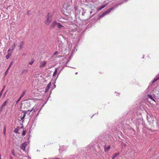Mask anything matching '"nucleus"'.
Here are the masks:
<instances>
[{"instance_id": "9", "label": "nucleus", "mask_w": 159, "mask_h": 159, "mask_svg": "<svg viewBox=\"0 0 159 159\" xmlns=\"http://www.w3.org/2000/svg\"><path fill=\"white\" fill-rule=\"evenodd\" d=\"M8 99L1 106V108H2L6 105L7 103L8 102Z\"/></svg>"}, {"instance_id": "15", "label": "nucleus", "mask_w": 159, "mask_h": 159, "mask_svg": "<svg viewBox=\"0 0 159 159\" xmlns=\"http://www.w3.org/2000/svg\"><path fill=\"white\" fill-rule=\"evenodd\" d=\"M103 8L102 7V6H100L97 8V10L98 11H100L101 10H102Z\"/></svg>"}, {"instance_id": "34", "label": "nucleus", "mask_w": 159, "mask_h": 159, "mask_svg": "<svg viewBox=\"0 0 159 159\" xmlns=\"http://www.w3.org/2000/svg\"><path fill=\"white\" fill-rule=\"evenodd\" d=\"M10 50H10V49H8V52H9Z\"/></svg>"}, {"instance_id": "35", "label": "nucleus", "mask_w": 159, "mask_h": 159, "mask_svg": "<svg viewBox=\"0 0 159 159\" xmlns=\"http://www.w3.org/2000/svg\"><path fill=\"white\" fill-rule=\"evenodd\" d=\"M53 159H60L59 158H54Z\"/></svg>"}, {"instance_id": "11", "label": "nucleus", "mask_w": 159, "mask_h": 159, "mask_svg": "<svg viewBox=\"0 0 159 159\" xmlns=\"http://www.w3.org/2000/svg\"><path fill=\"white\" fill-rule=\"evenodd\" d=\"M17 42V41L16 42H14V43H13L14 46H13L12 47V48L11 50H12V51H13V50L15 48V47L16 45Z\"/></svg>"}, {"instance_id": "33", "label": "nucleus", "mask_w": 159, "mask_h": 159, "mask_svg": "<svg viewBox=\"0 0 159 159\" xmlns=\"http://www.w3.org/2000/svg\"><path fill=\"white\" fill-rule=\"evenodd\" d=\"M50 84H51L50 83H49L48 84V86H50Z\"/></svg>"}, {"instance_id": "25", "label": "nucleus", "mask_w": 159, "mask_h": 159, "mask_svg": "<svg viewBox=\"0 0 159 159\" xmlns=\"http://www.w3.org/2000/svg\"><path fill=\"white\" fill-rule=\"evenodd\" d=\"M26 134V131L25 130H23L22 133V135L23 136H24Z\"/></svg>"}, {"instance_id": "27", "label": "nucleus", "mask_w": 159, "mask_h": 159, "mask_svg": "<svg viewBox=\"0 0 159 159\" xmlns=\"http://www.w3.org/2000/svg\"><path fill=\"white\" fill-rule=\"evenodd\" d=\"M2 91H3V90H2V91L1 92V93H0V98H1V96L2 95Z\"/></svg>"}, {"instance_id": "13", "label": "nucleus", "mask_w": 159, "mask_h": 159, "mask_svg": "<svg viewBox=\"0 0 159 159\" xmlns=\"http://www.w3.org/2000/svg\"><path fill=\"white\" fill-rule=\"evenodd\" d=\"M110 148V146H108L106 148L105 147L104 148L105 151V152H106V151H108Z\"/></svg>"}, {"instance_id": "10", "label": "nucleus", "mask_w": 159, "mask_h": 159, "mask_svg": "<svg viewBox=\"0 0 159 159\" xmlns=\"http://www.w3.org/2000/svg\"><path fill=\"white\" fill-rule=\"evenodd\" d=\"M57 25L58 28L59 29H61L62 28H65V27L61 25L60 23H57Z\"/></svg>"}, {"instance_id": "38", "label": "nucleus", "mask_w": 159, "mask_h": 159, "mask_svg": "<svg viewBox=\"0 0 159 159\" xmlns=\"http://www.w3.org/2000/svg\"><path fill=\"white\" fill-rule=\"evenodd\" d=\"M13 154L14 155H15V154H14V153H13Z\"/></svg>"}, {"instance_id": "14", "label": "nucleus", "mask_w": 159, "mask_h": 159, "mask_svg": "<svg viewBox=\"0 0 159 159\" xmlns=\"http://www.w3.org/2000/svg\"><path fill=\"white\" fill-rule=\"evenodd\" d=\"M103 8L102 7V6H100L97 8V10L98 11H100L101 10H102Z\"/></svg>"}, {"instance_id": "19", "label": "nucleus", "mask_w": 159, "mask_h": 159, "mask_svg": "<svg viewBox=\"0 0 159 159\" xmlns=\"http://www.w3.org/2000/svg\"><path fill=\"white\" fill-rule=\"evenodd\" d=\"M158 79H159V77H156L155 78L154 80L152 81V83H154V82H156Z\"/></svg>"}, {"instance_id": "5", "label": "nucleus", "mask_w": 159, "mask_h": 159, "mask_svg": "<svg viewBox=\"0 0 159 159\" xmlns=\"http://www.w3.org/2000/svg\"><path fill=\"white\" fill-rule=\"evenodd\" d=\"M27 143L26 142L22 143L20 146V148L22 149L23 151L25 150V148L27 146Z\"/></svg>"}, {"instance_id": "1", "label": "nucleus", "mask_w": 159, "mask_h": 159, "mask_svg": "<svg viewBox=\"0 0 159 159\" xmlns=\"http://www.w3.org/2000/svg\"><path fill=\"white\" fill-rule=\"evenodd\" d=\"M64 7L66 9V13L68 14L70 13L72 11L70 7V5L68 3H65L64 4Z\"/></svg>"}, {"instance_id": "8", "label": "nucleus", "mask_w": 159, "mask_h": 159, "mask_svg": "<svg viewBox=\"0 0 159 159\" xmlns=\"http://www.w3.org/2000/svg\"><path fill=\"white\" fill-rule=\"evenodd\" d=\"M57 23L56 22V21H52L51 25V27L52 28H54L55 26L56 25H57Z\"/></svg>"}, {"instance_id": "37", "label": "nucleus", "mask_w": 159, "mask_h": 159, "mask_svg": "<svg viewBox=\"0 0 159 159\" xmlns=\"http://www.w3.org/2000/svg\"><path fill=\"white\" fill-rule=\"evenodd\" d=\"M10 158H11V159H12V157H10Z\"/></svg>"}, {"instance_id": "3", "label": "nucleus", "mask_w": 159, "mask_h": 159, "mask_svg": "<svg viewBox=\"0 0 159 159\" xmlns=\"http://www.w3.org/2000/svg\"><path fill=\"white\" fill-rule=\"evenodd\" d=\"M112 10V9L111 8L110 9H108L107 11H105L101 15H100L99 16V18H101L103 17L104 16L107 15V14H109L111 11Z\"/></svg>"}, {"instance_id": "7", "label": "nucleus", "mask_w": 159, "mask_h": 159, "mask_svg": "<svg viewBox=\"0 0 159 159\" xmlns=\"http://www.w3.org/2000/svg\"><path fill=\"white\" fill-rule=\"evenodd\" d=\"M46 63L47 62L45 61H41L40 63V65L39 66V67H43L46 65Z\"/></svg>"}, {"instance_id": "28", "label": "nucleus", "mask_w": 159, "mask_h": 159, "mask_svg": "<svg viewBox=\"0 0 159 159\" xmlns=\"http://www.w3.org/2000/svg\"><path fill=\"white\" fill-rule=\"evenodd\" d=\"M7 92H6L4 94H3V98H4L5 97V96H6V93Z\"/></svg>"}, {"instance_id": "31", "label": "nucleus", "mask_w": 159, "mask_h": 159, "mask_svg": "<svg viewBox=\"0 0 159 159\" xmlns=\"http://www.w3.org/2000/svg\"><path fill=\"white\" fill-rule=\"evenodd\" d=\"M14 132L15 133H18V131L16 130H14Z\"/></svg>"}, {"instance_id": "39", "label": "nucleus", "mask_w": 159, "mask_h": 159, "mask_svg": "<svg viewBox=\"0 0 159 159\" xmlns=\"http://www.w3.org/2000/svg\"><path fill=\"white\" fill-rule=\"evenodd\" d=\"M4 87H5V86H4L3 87V89H4Z\"/></svg>"}, {"instance_id": "32", "label": "nucleus", "mask_w": 159, "mask_h": 159, "mask_svg": "<svg viewBox=\"0 0 159 159\" xmlns=\"http://www.w3.org/2000/svg\"><path fill=\"white\" fill-rule=\"evenodd\" d=\"M0 159H1V153H0Z\"/></svg>"}, {"instance_id": "24", "label": "nucleus", "mask_w": 159, "mask_h": 159, "mask_svg": "<svg viewBox=\"0 0 159 159\" xmlns=\"http://www.w3.org/2000/svg\"><path fill=\"white\" fill-rule=\"evenodd\" d=\"M6 127H5L4 129L3 130V134L5 135L6 134Z\"/></svg>"}, {"instance_id": "17", "label": "nucleus", "mask_w": 159, "mask_h": 159, "mask_svg": "<svg viewBox=\"0 0 159 159\" xmlns=\"http://www.w3.org/2000/svg\"><path fill=\"white\" fill-rule=\"evenodd\" d=\"M25 94V91H24L22 94H21V95L20 96V99H21L23 96Z\"/></svg>"}, {"instance_id": "4", "label": "nucleus", "mask_w": 159, "mask_h": 159, "mask_svg": "<svg viewBox=\"0 0 159 159\" xmlns=\"http://www.w3.org/2000/svg\"><path fill=\"white\" fill-rule=\"evenodd\" d=\"M33 110V108L31 109V110H29L26 111H24L23 112V114L22 115L23 116L22 118H21V120H22L25 117V114H29L30 112H31L32 110Z\"/></svg>"}, {"instance_id": "2", "label": "nucleus", "mask_w": 159, "mask_h": 159, "mask_svg": "<svg viewBox=\"0 0 159 159\" xmlns=\"http://www.w3.org/2000/svg\"><path fill=\"white\" fill-rule=\"evenodd\" d=\"M47 20L45 22V24L48 25H49L52 20V16L50 13H48L47 16Z\"/></svg>"}, {"instance_id": "26", "label": "nucleus", "mask_w": 159, "mask_h": 159, "mask_svg": "<svg viewBox=\"0 0 159 159\" xmlns=\"http://www.w3.org/2000/svg\"><path fill=\"white\" fill-rule=\"evenodd\" d=\"M27 70H23L22 72V73H26V72H27Z\"/></svg>"}, {"instance_id": "12", "label": "nucleus", "mask_w": 159, "mask_h": 159, "mask_svg": "<svg viewBox=\"0 0 159 159\" xmlns=\"http://www.w3.org/2000/svg\"><path fill=\"white\" fill-rule=\"evenodd\" d=\"M11 53H8L6 55V58L7 59H8L11 56Z\"/></svg>"}, {"instance_id": "22", "label": "nucleus", "mask_w": 159, "mask_h": 159, "mask_svg": "<svg viewBox=\"0 0 159 159\" xmlns=\"http://www.w3.org/2000/svg\"><path fill=\"white\" fill-rule=\"evenodd\" d=\"M57 69H55V70L54 71L53 75V76H54L57 73Z\"/></svg>"}, {"instance_id": "36", "label": "nucleus", "mask_w": 159, "mask_h": 159, "mask_svg": "<svg viewBox=\"0 0 159 159\" xmlns=\"http://www.w3.org/2000/svg\"><path fill=\"white\" fill-rule=\"evenodd\" d=\"M77 73H78L76 72V73H75V74L76 75V74H77Z\"/></svg>"}, {"instance_id": "23", "label": "nucleus", "mask_w": 159, "mask_h": 159, "mask_svg": "<svg viewBox=\"0 0 159 159\" xmlns=\"http://www.w3.org/2000/svg\"><path fill=\"white\" fill-rule=\"evenodd\" d=\"M108 4V3H105L103 4L102 6V7L104 8V7H106L107 5Z\"/></svg>"}, {"instance_id": "20", "label": "nucleus", "mask_w": 159, "mask_h": 159, "mask_svg": "<svg viewBox=\"0 0 159 159\" xmlns=\"http://www.w3.org/2000/svg\"><path fill=\"white\" fill-rule=\"evenodd\" d=\"M148 98H149L151 99L154 101V99H153V98L152 97V95H148Z\"/></svg>"}, {"instance_id": "29", "label": "nucleus", "mask_w": 159, "mask_h": 159, "mask_svg": "<svg viewBox=\"0 0 159 159\" xmlns=\"http://www.w3.org/2000/svg\"><path fill=\"white\" fill-rule=\"evenodd\" d=\"M20 98H19V99H18L16 102V103H17L20 100Z\"/></svg>"}, {"instance_id": "18", "label": "nucleus", "mask_w": 159, "mask_h": 159, "mask_svg": "<svg viewBox=\"0 0 159 159\" xmlns=\"http://www.w3.org/2000/svg\"><path fill=\"white\" fill-rule=\"evenodd\" d=\"M34 61V60L33 59H32L29 62V64L30 65H31L33 64Z\"/></svg>"}, {"instance_id": "30", "label": "nucleus", "mask_w": 159, "mask_h": 159, "mask_svg": "<svg viewBox=\"0 0 159 159\" xmlns=\"http://www.w3.org/2000/svg\"><path fill=\"white\" fill-rule=\"evenodd\" d=\"M57 53H57V52L56 51V52H55V53H54V55H56V54H57Z\"/></svg>"}, {"instance_id": "16", "label": "nucleus", "mask_w": 159, "mask_h": 159, "mask_svg": "<svg viewBox=\"0 0 159 159\" xmlns=\"http://www.w3.org/2000/svg\"><path fill=\"white\" fill-rule=\"evenodd\" d=\"M119 153H116L115 154L113 157L112 159H114V158L118 156L119 155Z\"/></svg>"}, {"instance_id": "6", "label": "nucleus", "mask_w": 159, "mask_h": 159, "mask_svg": "<svg viewBox=\"0 0 159 159\" xmlns=\"http://www.w3.org/2000/svg\"><path fill=\"white\" fill-rule=\"evenodd\" d=\"M24 44L25 43L23 41H22L20 42L18 46L19 49H21L23 48Z\"/></svg>"}, {"instance_id": "21", "label": "nucleus", "mask_w": 159, "mask_h": 159, "mask_svg": "<svg viewBox=\"0 0 159 159\" xmlns=\"http://www.w3.org/2000/svg\"><path fill=\"white\" fill-rule=\"evenodd\" d=\"M13 61H12L11 62L10 65H9V67L8 68V69H7V70H8L9 69V68L11 67V66H12V64H13Z\"/></svg>"}]
</instances>
